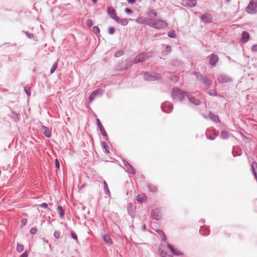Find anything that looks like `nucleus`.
Instances as JSON below:
<instances>
[{
    "instance_id": "29",
    "label": "nucleus",
    "mask_w": 257,
    "mask_h": 257,
    "mask_svg": "<svg viewBox=\"0 0 257 257\" xmlns=\"http://www.w3.org/2000/svg\"><path fill=\"white\" fill-rule=\"evenodd\" d=\"M57 66H58V62H55L50 70L51 74L53 73L55 71L56 69L57 68Z\"/></svg>"
},
{
    "instance_id": "54",
    "label": "nucleus",
    "mask_w": 257,
    "mask_h": 257,
    "mask_svg": "<svg viewBox=\"0 0 257 257\" xmlns=\"http://www.w3.org/2000/svg\"><path fill=\"white\" fill-rule=\"evenodd\" d=\"M127 1L130 4H134L136 1V0H127Z\"/></svg>"
},
{
    "instance_id": "34",
    "label": "nucleus",
    "mask_w": 257,
    "mask_h": 257,
    "mask_svg": "<svg viewBox=\"0 0 257 257\" xmlns=\"http://www.w3.org/2000/svg\"><path fill=\"white\" fill-rule=\"evenodd\" d=\"M24 33H25V34L26 35V36L27 37V38H28L29 39H32L34 37V34L32 33H30L27 31H25V32H24Z\"/></svg>"
},
{
    "instance_id": "41",
    "label": "nucleus",
    "mask_w": 257,
    "mask_h": 257,
    "mask_svg": "<svg viewBox=\"0 0 257 257\" xmlns=\"http://www.w3.org/2000/svg\"><path fill=\"white\" fill-rule=\"evenodd\" d=\"M55 164L56 168L58 169H60V163L57 159H55Z\"/></svg>"
},
{
    "instance_id": "13",
    "label": "nucleus",
    "mask_w": 257,
    "mask_h": 257,
    "mask_svg": "<svg viewBox=\"0 0 257 257\" xmlns=\"http://www.w3.org/2000/svg\"><path fill=\"white\" fill-rule=\"evenodd\" d=\"M152 217L156 220H159L161 218L160 212L158 210H154L152 212Z\"/></svg>"
},
{
    "instance_id": "4",
    "label": "nucleus",
    "mask_w": 257,
    "mask_h": 257,
    "mask_svg": "<svg viewBox=\"0 0 257 257\" xmlns=\"http://www.w3.org/2000/svg\"><path fill=\"white\" fill-rule=\"evenodd\" d=\"M107 13L110 17L116 22H118L119 20V18L117 16L115 11L113 8L108 7L107 8Z\"/></svg>"
},
{
    "instance_id": "17",
    "label": "nucleus",
    "mask_w": 257,
    "mask_h": 257,
    "mask_svg": "<svg viewBox=\"0 0 257 257\" xmlns=\"http://www.w3.org/2000/svg\"><path fill=\"white\" fill-rule=\"evenodd\" d=\"M96 122H97V123L98 125V127L100 129V131L102 134V135L103 136H106V132H105L103 127V126L101 124L100 120H99V119H97L96 120Z\"/></svg>"
},
{
    "instance_id": "32",
    "label": "nucleus",
    "mask_w": 257,
    "mask_h": 257,
    "mask_svg": "<svg viewBox=\"0 0 257 257\" xmlns=\"http://www.w3.org/2000/svg\"><path fill=\"white\" fill-rule=\"evenodd\" d=\"M148 188L151 192H155L157 191V188L155 186L149 185Z\"/></svg>"
},
{
    "instance_id": "3",
    "label": "nucleus",
    "mask_w": 257,
    "mask_h": 257,
    "mask_svg": "<svg viewBox=\"0 0 257 257\" xmlns=\"http://www.w3.org/2000/svg\"><path fill=\"white\" fill-rule=\"evenodd\" d=\"M246 11L250 14H255L257 11V0H252L246 8Z\"/></svg>"
},
{
    "instance_id": "7",
    "label": "nucleus",
    "mask_w": 257,
    "mask_h": 257,
    "mask_svg": "<svg viewBox=\"0 0 257 257\" xmlns=\"http://www.w3.org/2000/svg\"><path fill=\"white\" fill-rule=\"evenodd\" d=\"M196 0H182V5L185 7H193L196 5Z\"/></svg>"
},
{
    "instance_id": "30",
    "label": "nucleus",
    "mask_w": 257,
    "mask_h": 257,
    "mask_svg": "<svg viewBox=\"0 0 257 257\" xmlns=\"http://www.w3.org/2000/svg\"><path fill=\"white\" fill-rule=\"evenodd\" d=\"M54 236L55 239H58L60 237H62L63 236H61L60 232L59 231L55 230L54 233Z\"/></svg>"
},
{
    "instance_id": "56",
    "label": "nucleus",
    "mask_w": 257,
    "mask_h": 257,
    "mask_svg": "<svg viewBox=\"0 0 257 257\" xmlns=\"http://www.w3.org/2000/svg\"><path fill=\"white\" fill-rule=\"evenodd\" d=\"M63 185H64V174H63Z\"/></svg>"
},
{
    "instance_id": "11",
    "label": "nucleus",
    "mask_w": 257,
    "mask_h": 257,
    "mask_svg": "<svg viewBox=\"0 0 257 257\" xmlns=\"http://www.w3.org/2000/svg\"><path fill=\"white\" fill-rule=\"evenodd\" d=\"M144 79L147 81H155L157 79V77L156 76L153 75L148 73H146L144 74Z\"/></svg>"
},
{
    "instance_id": "46",
    "label": "nucleus",
    "mask_w": 257,
    "mask_h": 257,
    "mask_svg": "<svg viewBox=\"0 0 257 257\" xmlns=\"http://www.w3.org/2000/svg\"><path fill=\"white\" fill-rule=\"evenodd\" d=\"M136 22L140 24H146L147 23L144 20H141V19H138L136 20Z\"/></svg>"
},
{
    "instance_id": "18",
    "label": "nucleus",
    "mask_w": 257,
    "mask_h": 257,
    "mask_svg": "<svg viewBox=\"0 0 257 257\" xmlns=\"http://www.w3.org/2000/svg\"><path fill=\"white\" fill-rule=\"evenodd\" d=\"M11 111L12 112V115L11 117L13 118H17V119H19L21 116V115L19 113H17L16 111H15L13 109H12L11 108H10Z\"/></svg>"
},
{
    "instance_id": "27",
    "label": "nucleus",
    "mask_w": 257,
    "mask_h": 257,
    "mask_svg": "<svg viewBox=\"0 0 257 257\" xmlns=\"http://www.w3.org/2000/svg\"><path fill=\"white\" fill-rule=\"evenodd\" d=\"M189 99L191 103H194L195 105H199L200 104V102L198 99L192 97H189Z\"/></svg>"
},
{
    "instance_id": "52",
    "label": "nucleus",
    "mask_w": 257,
    "mask_h": 257,
    "mask_svg": "<svg viewBox=\"0 0 257 257\" xmlns=\"http://www.w3.org/2000/svg\"><path fill=\"white\" fill-rule=\"evenodd\" d=\"M166 50L167 52H170L171 51V47L169 45L167 46L166 47Z\"/></svg>"
},
{
    "instance_id": "5",
    "label": "nucleus",
    "mask_w": 257,
    "mask_h": 257,
    "mask_svg": "<svg viewBox=\"0 0 257 257\" xmlns=\"http://www.w3.org/2000/svg\"><path fill=\"white\" fill-rule=\"evenodd\" d=\"M103 93L102 90L101 89H97L92 92L89 97L90 102H92L96 97L100 96Z\"/></svg>"
},
{
    "instance_id": "49",
    "label": "nucleus",
    "mask_w": 257,
    "mask_h": 257,
    "mask_svg": "<svg viewBox=\"0 0 257 257\" xmlns=\"http://www.w3.org/2000/svg\"><path fill=\"white\" fill-rule=\"evenodd\" d=\"M27 222V220L26 219H22L21 220V224L22 225V226H24L26 224Z\"/></svg>"
},
{
    "instance_id": "23",
    "label": "nucleus",
    "mask_w": 257,
    "mask_h": 257,
    "mask_svg": "<svg viewBox=\"0 0 257 257\" xmlns=\"http://www.w3.org/2000/svg\"><path fill=\"white\" fill-rule=\"evenodd\" d=\"M57 211L59 213L60 217L62 218L64 215V211L63 210L62 207L61 206H58L57 207Z\"/></svg>"
},
{
    "instance_id": "43",
    "label": "nucleus",
    "mask_w": 257,
    "mask_h": 257,
    "mask_svg": "<svg viewBox=\"0 0 257 257\" xmlns=\"http://www.w3.org/2000/svg\"><path fill=\"white\" fill-rule=\"evenodd\" d=\"M93 31L95 33H98L100 32V30L98 27L95 26L93 28Z\"/></svg>"
},
{
    "instance_id": "10",
    "label": "nucleus",
    "mask_w": 257,
    "mask_h": 257,
    "mask_svg": "<svg viewBox=\"0 0 257 257\" xmlns=\"http://www.w3.org/2000/svg\"><path fill=\"white\" fill-rule=\"evenodd\" d=\"M41 132L43 133L44 135L47 137V138H50L51 136V133L49 129L44 126L42 125L41 126Z\"/></svg>"
},
{
    "instance_id": "48",
    "label": "nucleus",
    "mask_w": 257,
    "mask_h": 257,
    "mask_svg": "<svg viewBox=\"0 0 257 257\" xmlns=\"http://www.w3.org/2000/svg\"><path fill=\"white\" fill-rule=\"evenodd\" d=\"M221 137L223 138H226L227 137V133L226 132H222L221 133Z\"/></svg>"
},
{
    "instance_id": "50",
    "label": "nucleus",
    "mask_w": 257,
    "mask_h": 257,
    "mask_svg": "<svg viewBox=\"0 0 257 257\" xmlns=\"http://www.w3.org/2000/svg\"><path fill=\"white\" fill-rule=\"evenodd\" d=\"M28 251H25L24 253H23L20 256V257H28Z\"/></svg>"
},
{
    "instance_id": "44",
    "label": "nucleus",
    "mask_w": 257,
    "mask_h": 257,
    "mask_svg": "<svg viewBox=\"0 0 257 257\" xmlns=\"http://www.w3.org/2000/svg\"><path fill=\"white\" fill-rule=\"evenodd\" d=\"M86 25H87V26L88 27H89V28H90V27H92V25H93V23H92V21H91V20H87V22H86Z\"/></svg>"
},
{
    "instance_id": "33",
    "label": "nucleus",
    "mask_w": 257,
    "mask_h": 257,
    "mask_svg": "<svg viewBox=\"0 0 257 257\" xmlns=\"http://www.w3.org/2000/svg\"><path fill=\"white\" fill-rule=\"evenodd\" d=\"M118 21H119V22L122 26H126L128 24V22L126 19H122L119 20Z\"/></svg>"
},
{
    "instance_id": "37",
    "label": "nucleus",
    "mask_w": 257,
    "mask_h": 257,
    "mask_svg": "<svg viewBox=\"0 0 257 257\" xmlns=\"http://www.w3.org/2000/svg\"><path fill=\"white\" fill-rule=\"evenodd\" d=\"M24 90H25L26 93L28 95H30V94H31V90H30V88L29 87L25 86L24 87Z\"/></svg>"
},
{
    "instance_id": "8",
    "label": "nucleus",
    "mask_w": 257,
    "mask_h": 257,
    "mask_svg": "<svg viewBox=\"0 0 257 257\" xmlns=\"http://www.w3.org/2000/svg\"><path fill=\"white\" fill-rule=\"evenodd\" d=\"M197 78L200 80L206 85H209L211 83V81L207 78L203 77L202 75H198L197 73H195Z\"/></svg>"
},
{
    "instance_id": "1",
    "label": "nucleus",
    "mask_w": 257,
    "mask_h": 257,
    "mask_svg": "<svg viewBox=\"0 0 257 257\" xmlns=\"http://www.w3.org/2000/svg\"><path fill=\"white\" fill-rule=\"evenodd\" d=\"M146 25L153 27L156 29H161L166 28L168 26V24L164 21L161 20H157L152 23H147Z\"/></svg>"
},
{
    "instance_id": "22",
    "label": "nucleus",
    "mask_w": 257,
    "mask_h": 257,
    "mask_svg": "<svg viewBox=\"0 0 257 257\" xmlns=\"http://www.w3.org/2000/svg\"><path fill=\"white\" fill-rule=\"evenodd\" d=\"M148 16L150 21H153L154 19L157 17V14L153 12H150L148 13Z\"/></svg>"
},
{
    "instance_id": "38",
    "label": "nucleus",
    "mask_w": 257,
    "mask_h": 257,
    "mask_svg": "<svg viewBox=\"0 0 257 257\" xmlns=\"http://www.w3.org/2000/svg\"><path fill=\"white\" fill-rule=\"evenodd\" d=\"M123 54V51H117L116 52L115 54H114V56L115 57H120L121 56H122Z\"/></svg>"
},
{
    "instance_id": "35",
    "label": "nucleus",
    "mask_w": 257,
    "mask_h": 257,
    "mask_svg": "<svg viewBox=\"0 0 257 257\" xmlns=\"http://www.w3.org/2000/svg\"><path fill=\"white\" fill-rule=\"evenodd\" d=\"M102 145L103 146V148L105 149L106 152L107 153H109V151L107 144L105 142H102Z\"/></svg>"
},
{
    "instance_id": "28",
    "label": "nucleus",
    "mask_w": 257,
    "mask_h": 257,
    "mask_svg": "<svg viewBox=\"0 0 257 257\" xmlns=\"http://www.w3.org/2000/svg\"><path fill=\"white\" fill-rule=\"evenodd\" d=\"M16 249L18 252H21L24 250V245L22 244L18 243Z\"/></svg>"
},
{
    "instance_id": "53",
    "label": "nucleus",
    "mask_w": 257,
    "mask_h": 257,
    "mask_svg": "<svg viewBox=\"0 0 257 257\" xmlns=\"http://www.w3.org/2000/svg\"><path fill=\"white\" fill-rule=\"evenodd\" d=\"M124 12L127 13V14H130L132 12V11L131 9H128V8H126L125 10H124Z\"/></svg>"
},
{
    "instance_id": "14",
    "label": "nucleus",
    "mask_w": 257,
    "mask_h": 257,
    "mask_svg": "<svg viewBox=\"0 0 257 257\" xmlns=\"http://www.w3.org/2000/svg\"><path fill=\"white\" fill-rule=\"evenodd\" d=\"M124 166H125L127 171L132 174H134L135 172L133 169L132 166L127 162H124Z\"/></svg>"
},
{
    "instance_id": "31",
    "label": "nucleus",
    "mask_w": 257,
    "mask_h": 257,
    "mask_svg": "<svg viewBox=\"0 0 257 257\" xmlns=\"http://www.w3.org/2000/svg\"><path fill=\"white\" fill-rule=\"evenodd\" d=\"M103 240L107 243H111V238L108 235H104Z\"/></svg>"
},
{
    "instance_id": "19",
    "label": "nucleus",
    "mask_w": 257,
    "mask_h": 257,
    "mask_svg": "<svg viewBox=\"0 0 257 257\" xmlns=\"http://www.w3.org/2000/svg\"><path fill=\"white\" fill-rule=\"evenodd\" d=\"M209 117L210 118V119L214 121L215 122H219V119L218 118V117L217 115H216V114L212 113V112H210L209 113Z\"/></svg>"
},
{
    "instance_id": "42",
    "label": "nucleus",
    "mask_w": 257,
    "mask_h": 257,
    "mask_svg": "<svg viewBox=\"0 0 257 257\" xmlns=\"http://www.w3.org/2000/svg\"><path fill=\"white\" fill-rule=\"evenodd\" d=\"M168 35L170 38H174L176 37V34L174 32L168 33Z\"/></svg>"
},
{
    "instance_id": "9",
    "label": "nucleus",
    "mask_w": 257,
    "mask_h": 257,
    "mask_svg": "<svg viewBox=\"0 0 257 257\" xmlns=\"http://www.w3.org/2000/svg\"><path fill=\"white\" fill-rule=\"evenodd\" d=\"M162 108L165 112L169 113L172 111L173 106L170 104L164 103L162 105Z\"/></svg>"
},
{
    "instance_id": "20",
    "label": "nucleus",
    "mask_w": 257,
    "mask_h": 257,
    "mask_svg": "<svg viewBox=\"0 0 257 257\" xmlns=\"http://www.w3.org/2000/svg\"><path fill=\"white\" fill-rule=\"evenodd\" d=\"M218 60V57L217 55H213L211 57L210 61V64L211 65H213L217 62Z\"/></svg>"
},
{
    "instance_id": "24",
    "label": "nucleus",
    "mask_w": 257,
    "mask_h": 257,
    "mask_svg": "<svg viewBox=\"0 0 257 257\" xmlns=\"http://www.w3.org/2000/svg\"><path fill=\"white\" fill-rule=\"evenodd\" d=\"M219 80L221 83H224L229 82L230 81V79L225 76H220V78H219Z\"/></svg>"
},
{
    "instance_id": "55",
    "label": "nucleus",
    "mask_w": 257,
    "mask_h": 257,
    "mask_svg": "<svg viewBox=\"0 0 257 257\" xmlns=\"http://www.w3.org/2000/svg\"><path fill=\"white\" fill-rule=\"evenodd\" d=\"M143 229L145 230H146V225H144L143 226Z\"/></svg>"
},
{
    "instance_id": "21",
    "label": "nucleus",
    "mask_w": 257,
    "mask_h": 257,
    "mask_svg": "<svg viewBox=\"0 0 257 257\" xmlns=\"http://www.w3.org/2000/svg\"><path fill=\"white\" fill-rule=\"evenodd\" d=\"M156 231L159 234V235L161 236L162 239L164 241H166V240L167 239V237H166L164 232L162 230H161L160 229H158V230H156Z\"/></svg>"
},
{
    "instance_id": "6",
    "label": "nucleus",
    "mask_w": 257,
    "mask_h": 257,
    "mask_svg": "<svg viewBox=\"0 0 257 257\" xmlns=\"http://www.w3.org/2000/svg\"><path fill=\"white\" fill-rule=\"evenodd\" d=\"M148 58V54L141 53L138 55L134 59V62L138 63L145 61Z\"/></svg>"
},
{
    "instance_id": "58",
    "label": "nucleus",
    "mask_w": 257,
    "mask_h": 257,
    "mask_svg": "<svg viewBox=\"0 0 257 257\" xmlns=\"http://www.w3.org/2000/svg\"><path fill=\"white\" fill-rule=\"evenodd\" d=\"M93 2L94 3H95L96 2V0H94Z\"/></svg>"
},
{
    "instance_id": "25",
    "label": "nucleus",
    "mask_w": 257,
    "mask_h": 257,
    "mask_svg": "<svg viewBox=\"0 0 257 257\" xmlns=\"http://www.w3.org/2000/svg\"><path fill=\"white\" fill-rule=\"evenodd\" d=\"M146 196L145 195H139L137 196V200L138 201L142 202L146 200Z\"/></svg>"
},
{
    "instance_id": "45",
    "label": "nucleus",
    "mask_w": 257,
    "mask_h": 257,
    "mask_svg": "<svg viewBox=\"0 0 257 257\" xmlns=\"http://www.w3.org/2000/svg\"><path fill=\"white\" fill-rule=\"evenodd\" d=\"M115 31L114 28L113 27H110L109 28L108 32L110 34L112 35L114 34Z\"/></svg>"
},
{
    "instance_id": "15",
    "label": "nucleus",
    "mask_w": 257,
    "mask_h": 257,
    "mask_svg": "<svg viewBox=\"0 0 257 257\" xmlns=\"http://www.w3.org/2000/svg\"><path fill=\"white\" fill-rule=\"evenodd\" d=\"M201 20L204 23H208L211 21V17L209 15L204 14L201 17Z\"/></svg>"
},
{
    "instance_id": "40",
    "label": "nucleus",
    "mask_w": 257,
    "mask_h": 257,
    "mask_svg": "<svg viewBox=\"0 0 257 257\" xmlns=\"http://www.w3.org/2000/svg\"><path fill=\"white\" fill-rule=\"evenodd\" d=\"M209 94L211 96H215L216 95V92L214 89H211L209 91Z\"/></svg>"
},
{
    "instance_id": "51",
    "label": "nucleus",
    "mask_w": 257,
    "mask_h": 257,
    "mask_svg": "<svg viewBox=\"0 0 257 257\" xmlns=\"http://www.w3.org/2000/svg\"><path fill=\"white\" fill-rule=\"evenodd\" d=\"M251 50L253 52L257 51V45H253L251 47Z\"/></svg>"
},
{
    "instance_id": "57",
    "label": "nucleus",
    "mask_w": 257,
    "mask_h": 257,
    "mask_svg": "<svg viewBox=\"0 0 257 257\" xmlns=\"http://www.w3.org/2000/svg\"><path fill=\"white\" fill-rule=\"evenodd\" d=\"M208 139H210V140H213V139H213V138H212L211 137H209L208 138Z\"/></svg>"
},
{
    "instance_id": "47",
    "label": "nucleus",
    "mask_w": 257,
    "mask_h": 257,
    "mask_svg": "<svg viewBox=\"0 0 257 257\" xmlns=\"http://www.w3.org/2000/svg\"><path fill=\"white\" fill-rule=\"evenodd\" d=\"M39 206L41 208H47L48 207V204L46 203H43L40 204Z\"/></svg>"
},
{
    "instance_id": "39",
    "label": "nucleus",
    "mask_w": 257,
    "mask_h": 257,
    "mask_svg": "<svg viewBox=\"0 0 257 257\" xmlns=\"http://www.w3.org/2000/svg\"><path fill=\"white\" fill-rule=\"evenodd\" d=\"M37 232V229L36 227H32L30 230V232L32 234H35Z\"/></svg>"
},
{
    "instance_id": "36",
    "label": "nucleus",
    "mask_w": 257,
    "mask_h": 257,
    "mask_svg": "<svg viewBox=\"0 0 257 257\" xmlns=\"http://www.w3.org/2000/svg\"><path fill=\"white\" fill-rule=\"evenodd\" d=\"M71 236L72 238L75 239L77 242H78V239L76 234L73 231L71 232Z\"/></svg>"
},
{
    "instance_id": "2",
    "label": "nucleus",
    "mask_w": 257,
    "mask_h": 257,
    "mask_svg": "<svg viewBox=\"0 0 257 257\" xmlns=\"http://www.w3.org/2000/svg\"><path fill=\"white\" fill-rule=\"evenodd\" d=\"M172 97L174 100L182 101L185 97V94L181 90L173 88L172 91Z\"/></svg>"
},
{
    "instance_id": "12",
    "label": "nucleus",
    "mask_w": 257,
    "mask_h": 257,
    "mask_svg": "<svg viewBox=\"0 0 257 257\" xmlns=\"http://www.w3.org/2000/svg\"><path fill=\"white\" fill-rule=\"evenodd\" d=\"M249 39V34L247 32L244 31L242 33L241 40L243 43H246Z\"/></svg>"
},
{
    "instance_id": "16",
    "label": "nucleus",
    "mask_w": 257,
    "mask_h": 257,
    "mask_svg": "<svg viewBox=\"0 0 257 257\" xmlns=\"http://www.w3.org/2000/svg\"><path fill=\"white\" fill-rule=\"evenodd\" d=\"M168 248H170V249L171 250V251L172 252H173L174 255H177V256H181V255H183L182 252H181V251L175 250V249L171 245L169 244L168 245Z\"/></svg>"
},
{
    "instance_id": "26",
    "label": "nucleus",
    "mask_w": 257,
    "mask_h": 257,
    "mask_svg": "<svg viewBox=\"0 0 257 257\" xmlns=\"http://www.w3.org/2000/svg\"><path fill=\"white\" fill-rule=\"evenodd\" d=\"M103 188H104V190L105 191V193L107 195H109L110 192L109 191L107 184L105 181H103Z\"/></svg>"
},
{
    "instance_id": "59",
    "label": "nucleus",
    "mask_w": 257,
    "mask_h": 257,
    "mask_svg": "<svg viewBox=\"0 0 257 257\" xmlns=\"http://www.w3.org/2000/svg\"><path fill=\"white\" fill-rule=\"evenodd\" d=\"M161 255H162V257H164V255L161 254Z\"/></svg>"
}]
</instances>
